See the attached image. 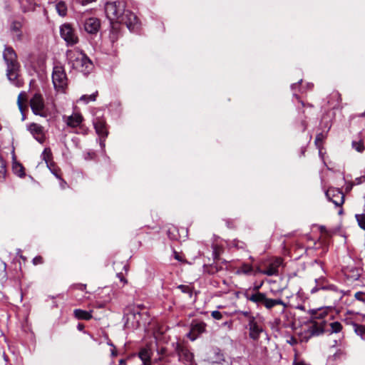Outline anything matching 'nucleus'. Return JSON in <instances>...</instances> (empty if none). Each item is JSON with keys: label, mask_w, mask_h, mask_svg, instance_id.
Wrapping results in <instances>:
<instances>
[{"label": "nucleus", "mask_w": 365, "mask_h": 365, "mask_svg": "<svg viewBox=\"0 0 365 365\" xmlns=\"http://www.w3.org/2000/svg\"><path fill=\"white\" fill-rule=\"evenodd\" d=\"M66 59L72 68L78 70L84 74L89 73L93 69L92 61L84 53L78 50H68L66 52Z\"/></svg>", "instance_id": "obj_1"}, {"label": "nucleus", "mask_w": 365, "mask_h": 365, "mask_svg": "<svg viewBox=\"0 0 365 365\" xmlns=\"http://www.w3.org/2000/svg\"><path fill=\"white\" fill-rule=\"evenodd\" d=\"M259 287L260 286L255 287V291L252 293L248 292H245L244 296L246 299L253 302L258 307H264L268 310H270L277 305H282L284 307L283 311L287 307V304L282 299L268 298L265 293L258 291Z\"/></svg>", "instance_id": "obj_2"}, {"label": "nucleus", "mask_w": 365, "mask_h": 365, "mask_svg": "<svg viewBox=\"0 0 365 365\" xmlns=\"http://www.w3.org/2000/svg\"><path fill=\"white\" fill-rule=\"evenodd\" d=\"M3 58L6 63V76L14 84L17 85L20 65L17 61V55L11 46H6L3 52Z\"/></svg>", "instance_id": "obj_3"}, {"label": "nucleus", "mask_w": 365, "mask_h": 365, "mask_svg": "<svg viewBox=\"0 0 365 365\" xmlns=\"http://www.w3.org/2000/svg\"><path fill=\"white\" fill-rule=\"evenodd\" d=\"M125 4L120 1H108L105 4V12L107 18L110 21H116L120 19L125 11Z\"/></svg>", "instance_id": "obj_4"}, {"label": "nucleus", "mask_w": 365, "mask_h": 365, "mask_svg": "<svg viewBox=\"0 0 365 365\" xmlns=\"http://www.w3.org/2000/svg\"><path fill=\"white\" fill-rule=\"evenodd\" d=\"M175 351L178 356V360L185 365H192L194 362V355L190 351L188 346L185 343L177 342L173 344Z\"/></svg>", "instance_id": "obj_5"}, {"label": "nucleus", "mask_w": 365, "mask_h": 365, "mask_svg": "<svg viewBox=\"0 0 365 365\" xmlns=\"http://www.w3.org/2000/svg\"><path fill=\"white\" fill-rule=\"evenodd\" d=\"M142 314L139 312V308L134 304L128 306L124 310L123 319L125 320V325L130 322L133 327L140 326V319Z\"/></svg>", "instance_id": "obj_6"}, {"label": "nucleus", "mask_w": 365, "mask_h": 365, "mask_svg": "<svg viewBox=\"0 0 365 365\" xmlns=\"http://www.w3.org/2000/svg\"><path fill=\"white\" fill-rule=\"evenodd\" d=\"M52 81L56 90L63 91L67 86V77L61 66H55L52 73Z\"/></svg>", "instance_id": "obj_7"}, {"label": "nucleus", "mask_w": 365, "mask_h": 365, "mask_svg": "<svg viewBox=\"0 0 365 365\" xmlns=\"http://www.w3.org/2000/svg\"><path fill=\"white\" fill-rule=\"evenodd\" d=\"M30 106L32 112L37 115L46 117L47 115L46 106L43 96L39 93H35L30 100Z\"/></svg>", "instance_id": "obj_8"}, {"label": "nucleus", "mask_w": 365, "mask_h": 365, "mask_svg": "<svg viewBox=\"0 0 365 365\" xmlns=\"http://www.w3.org/2000/svg\"><path fill=\"white\" fill-rule=\"evenodd\" d=\"M118 22L126 25L127 28L132 32H135L138 29V19L135 14L129 10L125 9L123 14Z\"/></svg>", "instance_id": "obj_9"}, {"label": "nucleus", "mask_w": 365, "mask_h": 365, "mask_svg": "<svg viewBox=\"0 0 365 365\" xmlns=\"http://www.w3.org/2000/svg\"><path fill=\"white\" fill-rule=\"evenodd\" d=\"M60 34L68 45L73 46L78 41V38L73 29L68 24H65L61 26Z\"/></svg>", "instance_id": "obj_10"}, {"label": "nucleus", "mask_w": 365, "mask_h": 365, "mask_svg": "<svg viewBox=\"0 0 365 365\" xmlns=\"http://www.w3.org/2000/svg\"><path fill=\"white\" fill-rule=\"evenodd\" d=\"M325 195L336 206L341 207L344 202V195L338 188L329 187Z\"/></svg>", "instance_id": "obj_11"}, {"label": "nucleus", "mask_w": 365, "mask_h": 365, "mask_svg": "<svg viewBox=\"0 0 365 365\" xmlns=\"http://www.w3.org/2000/svg\"><path fill=\"white\" fill-rule=\"evenodd\" d=\"M101 26V20L96 17L86 18L83 21V29L89 34H96Z\"/></svg>", "instance_id": "obj_12"}, {"label": "nucleus", "mask_w": 365, "mask_h": 365, "mask_svg": "<svg viewBox=\"0 0 365 365\" xmlns=\"http://www.w3.org/2000/svg\"><path fill=\"white\" fill-rule=\"evenodd\" d=\"M315 283L316 285L310 291L312 294H314L319 290L330 291L334 293L339 292V289L336 286L327 284L324 278L316 279Z\"/></svg>", "instance_id": "obj_13"}, {"label": "nucleus", "mask_w": 365, "mask_h": 365, "mask_svg": "<svg viewBox=\"0 0 365 365\" xmlns=\"http://www.w3.org/2000/svg\"><path fill=\"white\" fill-rule=\"evenodd\" d=\"M206 331V324L203 322H193L191 324V330L187 334V337L191 341H195L197 336Z\"/></svg>", "instance_id": "obj_14"}, {"label": "nucleus", "mask_w": 365, "mask_h": 365, "mask_svg": "<svg viewBox=\"0 0 365 365\" xmlns=\"http://www.w3.org/2000/svg\"><path fill=\"white\" fill-rule=\"evenodd\" d=\"M311 325L309 327L308 331L310 336H319L327 332V322L324 320H322L317 322L315 320H311Z\"/></svg>", "instance_id": "obj_15"}, {"label": "nucleus", "mask_w": 365, "mask_h": 365, "mask_svg": "<svg viewBox=\"0 0 365 365\" xmlns=\"http://www.w3.org/2000/svg\"><path fill=\"white\" fill-rule=\"evenodd\" d=\"M93 123L96 132L99 136H101L102 138H106L108 136V131L107 129L106 122L104 118L97 116L93 119Z\"/></svg>", "instance_id": "obj_16"}, {"label": "nucleus", "mask_w": 365, "mask_h": 365, "mask_svg": "<svg viewBox=\"0 0 365 365\" xmlns=\"http://www.w3.org/2000/svg\"><path fill=\"white\" fill-rule=\"evenodd\" d=\"M248 326L250 330V337L255 341L258 340L260 334L263 331V329L260 325H259L254 317H250Z\"/></svg>", "instance_id": "obj_17"}, {"label": "nucleus", "mask_w": 365, "mask_h": 365, "mask_svg": "<svg viewBox=\"0 0 365 365\" xmlns=\"http://www.w3.org/2000/svg\"><path fill=\"white\" fill-rule=\"evenodd\" d=\"M28 130L38 142L42 143L44 141L45 135L43 126L38 123H32L28 126Z\"/></svg>", "instance_id": "obj_18"}, {"label": "nucleus", "mask_w": 365, "mask_h": 365, "mask_svg": "<svg viewBox=\"0 0 365 365\" xmlns=\"http://www.w3.org/2000/svg\"><path fill=\"white\" fill-rule=\"evenodd\" d=\"M282 262V259L281 258H277L269 264L267 269L263 270L258 269V272L267 276L277 275L279 272L278 268L281 265Z\"/></svg>", "instance_id": "obj_19"}, {"label": "nucleus", "mask_w": 365, "mask_h": 365, "mask_svg": "<svg viewBox=\"0 0 365 365\" xmlns=\"http://www.w3.org/2000/svg\"><path fill=\"white\" fill-rule=\"evenodd\" d=\"M83 118L81 114L76 113L70 116L66 117V123L68 126L76 128L82 123Z\"/></svg>", "instance_id": "obj_20"}, {"label": "nucleus", "mask_w": 365, "mask_h": 365, "mask_svg": "<svg viewBox=\"0 0 365 365\" xmlns=\"http://www.w3.org/2000/svg\"><path fill=\"white\" fill-rule=\"evenodd\" d=\"M92 312L93 311H86L81 309H76L73 311L74 317L80 320H90L92 319Z\"/></svg>", "instance_id": "obj_21"}, {"label": "nucleus", "mask_w": 365, "mask_h": 365, "mask_svg": "<svg viewBox=\"0 0 365 365\" xmlns=\"http://www.w3.org/2000/svg\"><path fill=\"white\" fill-rule=\"evenodd\" d=\"M19 4L24 13L34 11L36 6L34 0H26L25 1L24 0H19Z\"/></svg>", "instance_id": "obj_22"}, {"label": "nucleus", "mask_w": 365, "mask_h": 365, "mask_svg": "<svg viewBox=\"0 0 365 365\" xmlns=\"http://www.w3.org/2000/svg\"><path fill=\"white\" fill-rule=\"evenodd\" d=\"M308 313L311 315L312 320H315L316 319H322L325 316H327V313L322 309H309Z\"/></svg>", "instance_id": "obj_23"}, {"label": "nucleus", "mask_w": 365, "mask_h": 365, "mask_svg": "<svg viewBox=\"0 0 365 365\" xmlns=\"http://www.w3.org/2000/svg\"><path fill=\"white\" fill-rule=\"evenodd\" d=\"M14 173L20 178L25 176L24 168L19 163H14L12 166Z\"/></svg>", "instance_id": "obj_24"}, {"label": "nucleus", "mask_w": 365, "mask_h": 365, "mask_svg": "<svg viewBox=\"0 0 365 365\" xmlns=\"http://www.w3.org/2000/svg\"><path fill=\"white\" fill-rule=\"evenodd\" d=\"M56 9L57 11V13L61 16H65L67 14V6L65 2L61 1L58 2L56 5Z\"/></svg>", "instance_id": "obj_25"}, {"label": "nucleus", "mask_w": 365, "mask_h": 365, "mask_svg": "<svg viewBox=\"0 0 365 365\" xmlns=\"http://www.w3.org/2000/svg\"><path fill=\"white\" fill-rule=\"evenodd\" d=\"M329 327H330V329L329 330L327 329V331L329 332V334L339 333L342 329V325L339 322H334L330 323Z\"/></svg>", "instance_id": "obj_26"}, {"label": "nucleus", "mask_w": 365, "mask_h": 365, "mask_svg": "<svg viewBox=\"0 0 365 365\" xmlns=\"http://www.w3.org/2000/svg\"><path fill=\"white\" fill-rule=\"evenodd\" d=\"M353 327L355 333L362 339L365 334V325L353 323Z\"/></svg>", "instance_id": "obj_27"}, {"label": "nucleus", "mask_w": 365, "mask_h": 365, "mask_svg": "<svg viewBox=\"0 0 365 365\" xmlns=\"http://www.w3.org/2000/svg\"><path fill=\"white\" fill-rule=\"evenodd\" d=\"M177 289H180L182 293L187 294L190 298L192 296L193 287L190 285L180 284L177 287Z\"/></svg>", "instance_id": "obj_28"}, {"label": "nucleus", "mask_w": 365, "mask_h": 365, "mask_svg": "<svg viewBox=\"0 0 365 365\" xmlns=\"http://www.w3.org/2000/svg\"><path fill=\"white\" fill-rule=\"evenodd\" d=\"M120 36V32L119 30L115 28V26L112 27V29L110 32L109 38L110 41L113 43H115Z\"/></svg>", "instance_id": "obj_29"}, {"label": "nucleus", "mask_w": 365, "mask_h": 365, "mask_svg": "<svg viewBox=\"0 0 365 365\" xmlns=\"http://www.w3.org/2000/svg\"><path fill=\"white\" fill-rule=\"evenodd\" d=\"M139 357L143 363L145 365L146 362L148 361L150 358L148 350L145 349H141L139 352Z\"/></svg>", "instance_id": "obj_30"}, {"label": "nucleus", "mask_w": 365, "mask_h": 365, "mask_svg": "<svg viewBox=\"0 0 365 365\" xmlns=\"http://www.w3.org/2000/svg\"><path fill=\"white\" fill-rule=\"evenodd\" d=\"M6 174V163L3 160L2 157L0 155V180H2L5 178Z\"/></svg>", "instance_id": "obj_31"}, {"label": "nucleus", "mask_w": 365, "mask_h": 365, "mask_svg": "<svg viewBox=\"0 0 365 365\" xmlns=\"http://www.w3.org/2000/svg\"><path fill=\"white\" fill-rule=\"evenodd\" d=\"M98 96V91L91 95H83L80 98V101H84L86 103H88L91 101H95Z\"/></svg>", "instance_id": "obj_32"}, {"label": "nucleus", "mask_w": 365, "mask_h": 365, "mask_svg": "<svg viewBox=\"0 0 365 365\" xmlns=\"http://www.w3.org/2000/svg\"><path fill=\"white\" fill-rule=\"evenodd\" d=\"M43 159L46 161V164H50L52 154L51 152V150L48 148H45L43 153H42Z\"/></svg>", "instance_id": "obj_33"}, {"label": "nucleus", "mask_w": 365, "mask_h": 365, "mask_svg": "<svg viewBox=\"0 0 365 365\" xmlns=\"http://www.w3.org/2000/svg\"><path fill=\"white\" fill-rule=\"evenodd\" d=\"M51 172L58 179H61V175L59 174V169L56 168L54 163H50L47 165Z\"/></svg>", "instance_id": "obj_34"}, {"label": "nucleus", "mask_w": 365, "mask_h": 365, "mask_svg": "<svg viewBox=\"0 0 365 365\" xmlns=\"http://www.w3.org/2000/svg\"><path fill=\"white\" fill-rule=\"evenodd\" d=\"M252 269L253 268L252 265L243 264L240 267V272L245 274H250L252 272Z\"/></svg>", "instance_id": "obj_35"}, {"label": "nucleus", "mask_w": 365, "mask_h": 365, "mask_svg": "<svg viewBox=\"0 0 365 365\" xmlns=\"http://www.w3.org/2000/svg\"><path fill=\"white\" fill-rule=\"evenodd\" d=\"M352 147L358 152H362L364 150V147L361 141H353Z\"/></svg>", "instance_id": "obj_36"}, {"label": "nucleus", "mask_w": 365, "mask_h": 365, "mask_svg": "<svg viewBox=\"0 0 365 365\" xmlns=\"http://www.w3.org/2000/svg\"><path fill=\"white\" fill-rule=\"evenodd\" d=\"M21 28V24L19 21H13L11 26L12 31L15 32H20Z\"/></svg>", "instance_id": "obj_37"}, {"label": "nucleus", "mask_w": 365, "mask_h": 365, "mask_svg": "<svg viewBox=\"0 0 365 365\" xmlns=\"http://www.w3.org/2000/svg\"><path fill=\"white\" fill-rule=\"evenodd\" d=\"M211 316L217 320H220L222 318V314L220 312L215 310L211 312Z\"/></svg>", "instance_id": "obj_38"}, {"label": "nucleus", "mask_w": 365, "mask_h": 365, "mask_svg": "<svg viewBox=\"0 0 365 365\" xmlns=\"http://www.w3.org/2000/svg\"><path fill=\"white\" fill-rule=\"evenodd\" d=\"M364 296V293H363L361 292H357L354 294L355 299L360 302H365V297Z\"/></svg>", "instance_id": "obj_39"}, {"label": "nucleus", "mask_w": 365, "mask_h": 365, "mask_svg": "<svg viewBox=\"0 0 365 365\" xmlns=\"http://www.w3.org/2000/svg\"><path fill=\"white\" fill-rule=\"evenodd\" d=\"M32 262L34 265H38L42 264L43 262V259L42 257L36 256L33 259Z\"/></svg>", "instance_id": "obj_40"}, {"label": "nucleus", "mask_w": 365, "mask_h": 365, "mask_svg": "<svg viewBox=\"0 0 365 365\" xmlns=\"http://www.w3.org/2000/svg\"><path fill=\"white\" fill-rule=\"evenodd\" d=\"M23 96H24V93H21L18 96V101H17L19 108L20 110H21V111L23 110V105H22V102H21L22 99H23Z\"/></svg>", "instance_id": "obj_41"}, {"label": "nucleus", "mask_w": 365, "mask_h": 365, "mask_svg": "<svg viewBox=\"0 0 365 365\" xmlns=\"http://www.w3.org/2000/svg\"><path fill=\"white\" fill-rule=\"evenodd\" d=\"M96 156V154L95 152H93V151L88 152L85 155V159L86 160H91V159L95 158Z\"/></svg>", "instance_id": "obj_42"}, {"label": "nucleus", "mask_w": 365, "mask_h": 365, "mask_svg": "<svg viewBox=\"0 0 365 365\" xmlns=\"http://www.w3.org/2000/svg\"><path fill=\"white\" fill-rule=\"evenodd\" d=\"M364 182H365V176H361L359 178H356L353 184L354 185H359Z\"/></svg>", "instance_id": "obj_43"}, {"label": "nucleus", "mask_w": 365, "mask_h": 365, "mask_svg": "<svg viewBox=\"0 0 365 365\" xmlns=\"http://www.w3.org/2000/svg\"><path fill=\"white\" fill-rule=\"evenodd\" d=\"M323 139H324L323 133H319L316 136L315 143L317 145L319 143V142H322L323 140Z\"/></svg>", "instance_id": "obj_44"}, {"label": "nucleus", "mask_w": 365, "mask_h": 365, "mask_svg": "<svg viewBox=\"0 0 365 365\" xmlns=\"http://www.w3.org/2000/svg\"><path fill=\"white\" fill-rule=\"evenodd\" d=\"M117 277L120 279V281L122 282L124 284L127 283V280L123 277L122 273H118Z\"/></svg>", "instance_id": "obj_45"}, {"label": "nucleus", "mask_w": 365, "mask_h": 365, "mask_svg": "<svg viewBox=\"0 0 365 365\" xmlns=\"http://www.w3.org/2000/svg\"><path fill=\"white\" fill-rule=\"evenodd\" d=\"M95 1H96V0H81V4L83 6H85Z\"/></svg>", "instance_id": "obj_46"}, {"label": "nucleus", "mask_w": 365, "mask_h": 365, "mask_svg": "<svg viewBox=\"0 0 365 365\" xmlns=\"http://www.w3.org/2000/svg\"><path fill=\"white\" fill-rule=\"evenodd\" d=\"M168 237H169L170 239L173 240H177V237H176L175 235H173V234L172 233V232H171V230H168Z\"/></svg>", "instance_id": "obj_47"}, {"label": "nucleus", "mask_w": 365, "mask_h": 365, "mask_svg": "<svg viewBox=\"0 0 365 365\" xmlns=\"http://www.w3.org/2000/svg\"><path fill=\"white\" fill-rule=\"evenodd\" d=\"M293 365H307V364L303 361H297V359H294L293 361Z\"/></svg>", "instance_id": "obj_48"}, {"label": "nucleus", "mask_w": 365, "mask_h": 365, "mask_svg": "<svg viewBox=\"0 0 365 365\" xmlns=\"http://www.w3.org/2000/svg\"><path fill=\"white\" fill-rule=\"evenodd\" d=\"M105 138H102L101 136H100V145L102 149L105 148Z\"/></svg>", "instance_id": "obj_49"}, {"label": "nucleus", "mask_w": 365, "mask_h": 365, "mask_svg": "<svg viewBox=\"0 0 365 365\" xmlns=\"http://www.w3.org/2000/svg\"><path fill=\"white\" fill-rule=\"evenodd\" d=\"M84 327H85L84 324H81V323H78L77 325V329L81 331H83Z\"/></svg>", "instance_id": "obj_50"}, {"label": "nucleus", "mask_w": 365, "mask_h": 365, "mask_svg": "<svg viewBox=\"0 0 365 365\" xmlns=\"http://www.w3.org/2000/svg\"><path fill=\"white\" fill-rule=\"evenodd\" d=\"M76 286H77V289H78L80 290H84L86 287V285L83 284H78Z\"/></svg>", "instance_id": "obj_51"}, {"label": "nucleus", "mask_w": 365, "mask_h": 365, "mask_svg": "<svg viewBox=\"0 0 365 365\" xmlns=\"http://www.w3.org/2000/svg\"><path fill=\"white\" fill-rule=\"evenodd\" d=\"M354 184L353 183H350L349 185H348L346 187V192H349L350 191L351 189H352V187H353Z\"/></svg>", "instance_id": "obj_52"}, {"label": "nucleus", "mask_w": 365, "mask_h": 365, "mask_svg": "<svg viewBox=\"0 0 365 365\" xmlns=\"http://www.w3.org/2000/svg\"><path fill=\"white\" fill-rule=\"evenodd\" d=\"M134 305L135 307H137L138 308H139V312H140V311L143 310L145 307L143 304H138V305L134 304Z\"/></svg>", "instance_id": "obj_53"}, {"label": "nucleus", "mask_w": 365, "mask_h": 365, "mask_svg": "<svg viewBox=\"0 0 365 365\" xmlns=\"http://www.w3.org/2000/svg\"><path fill=\"white\" fill-rule=\"evenodd\" d=\"M289 343L290 344H297V340H296V339H294V338H293V337H292V338L291 339V340L289 341Z\"/></svg>", "instance_id": "obj_54"}, {"label": "nucleus", "mask_w": 365, "mask_h": 365, "mask_svg": "<svg viewBox=\"0 0 365 365\" xmlns=\"http://www.w3.org/2000/svg\"><path fill=\"white\" fill-rule=\"evenodd\" d=\"M125 363H126V361H125V359H120V360L119 361V364H120V365H125Z\"/></svg>", "instance_id": "obj_55"}, {"label": "nucleus", "mask_w": 365, "mask_h": 365, "mask_svg": "<svg viewBox=\"0 0 365 365\" xmlns=\"http://www.w3.org/2000/svg\"><path fill=\"white\" fill-rule=\"evenodd\" d=\"M297 309L304 311V307L303 305L297 306Z\"/></svg>", "instance_id": "obj_56"}, {"label": "nucleus", "mask_w": 365, "mask_h": 365, "mask_svg": "<svg viewBox=\"0 0 365 365\" xmlns=\"http://www.w3.org/2000/svg\"><path fill=\"white\" fill-rule=\"evenodd\" d=\"M244 315L246 316V317H248L249 318H250V317H251L250 314V312H244Z\"/></svg>", "instance_id": "obj_57"}, {"label": "nucleus", "mask_w": 365, "mask_h": 365, "mask_svg": "<svg viewBox=\"0 0 365 365\" xmlns=\"http://www.w3.org/2000/svg\"><path fill=\"white\" fill-rule=\"evenodd\" d=\"M342 213H343V210H342V209H341V210L339 211V215H341V214H342Z\"/></svg>", "instance_id": "obj_58"}, {"label": "nucleus", "mask_w": 365, "mask_h": 365, "mask_svg": "<svg viewBox=\"0 0 365 365\" xmlns=\"http://www.w3.org/2000/svg\"><path fill=\"white\" fill-rule=\"evenodd\" d=\"M21 257L22 258V259L26 260V257H25L21 256Z\"/></svg>", "instance_id": "obj_59"}, {"label": "nucleus", "mask_w": 365, "mask_h": 365, "mask_svg": "<svg viewBox=\"0 0 365 365\" xmlns=\"http://www.w3.org/2000/svg\"><path fill=\"white\" fill-rule=\"evenodd\" d=\"M295 86V84L292 85V88H293Z\"/></svg>", "instance_id": "obj_60"}]
</instances>
